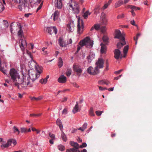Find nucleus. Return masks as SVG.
Segmentation results:
<instances>
[{
  "label": "nucleus",
  "mask_w": 152,
  "mask_h": 152,
  "mask_svg": "<svg viewBox=\"0 0 152 152\" xmlns=\"http://www.w3.org/2000/svg\"><path fill=\"white\" fill-rule=\"evenodd\" d=\"M28 75L26 76V83L28 85L29 87H32L34 81L39 76V74H37L32 69L28 71Z\"/></svg>",
  "instance_id": "1"
},
{
  "label": "nucleus",
  "mask_w": 152,
  "mask_h": 152,
  "mask_svg": "<svg viewBox=\"0 0 152 152\" xmlns=\"http://www.w3.org/2000/svg\"><path fill=\"white\" fill-rule=\"evenodd\" d=\"M67 8L69 11H72L75 14H78L80 10L79 5L74 0H70L67 5Z\"/></svg>",
  "instance_id": "2"
},
{
  "label": "nucleus",
  "mask_w": 152,
  "mask_h": 152,
  "mask_svg": "<svg viewBox=\"0 0 152 152\" xmlns=\"http://www.w3.org/2000/svg\"><path fill=\"white\" fill-rule=\"evenodd\" d=\"M114 38L120 39L121 40V42L118 43L117 45V47L118 49H120L121 47L126 44L124 35L123 34H121L119 30L115 31V36Z\"/></svg>",
  "instance_id": "3"
},
{
  "label": "nucleus",
  "mask_w": 152,
  "mask_h": 152,
  "mask_svg": "<svg viewBox=\"0 0 152 152\" xmlns=\"http://www.w3.org/2000/svg\"><path fill=\"white\" fill-rule=\"evenodd\" d=\"M79 44L82 47L86 46L87 48H91L93 45V41L91 40L89 37H87L80 41Z\"/></svg>",
  "instance_id": "4"
},
{
  "label": "nucleus",
  "mask_w": 152,
  "mask_h": 152,
  "mask_svg": "<svg viewBox=\"0 0 152 152\" xmlns=\"http://www.w3.org/2000/svg\"><path fill=\"white\" fill-rule=\"evenodd\" d=\"M22 73L23 75V78H21L19 75L18 77V80L19 81L20 85L22 87H28V85L26 83V81L27 80L26 76L25 74L23 73V72H22Z\"/></svg>",
  "instance_id": "5"
},
{
  "label": "nucleus",
  "mask_w": 152,
  "mask_h": 152,
  "mask_svg": "<svg viewBox=\"0 0 152 152\" xmlns=\"http://www.w3.org/2000/svg\"><path fill=\"white\" fill-rule=\"evenodd\" d=\"M12 143H13L14 146H15L17 144L16 141L15 140L13 139H10L8 140L7 143L6 144H2L1 147L3 149L7 148L11 145Z\"/></svg>",
  "instance_id": "6"
},
{
  "label": "nucleus",
  "mask_w": 152,
  "mask_h": 152,
  "mask_svg": "<svg viewBox=\"0 0 152 152\" xmlns=\"http://www.w3.org/2000/svg\"><path fill=\"white\" fill-rule=\"evenodd\" d=\"M87 72L91 75H95L99 73V71L96 67L94 69L92 66H90L87 69Z\"/></svg>",
  "instance_id": "7"
},
{
  "label": "nucleus",
  "mask_w": 152,
  "mask_h": 152,
  "mask_svg": "<svg viewBox=\"0 0 152 152\" xmlns=\"http://www.w3.org/2000/svg\"><path fill=\"white\" fill-rule=\"evenodd\" d=\"M10 74L12 80L16 78L19 75L17 71L14 69H12L10 70Z\"/></svg>",
  "instance_id": "8"
},
{
  "label": "nucleus",
  "mask_w": 152,
  "mask_h": 152,
  "mask_svg": "<svg viewBox=\"0 0 152 152\" xmlns=\"http://www.w3.org/2000/svg\"><path fill=\"white\" fill-rule=\"evenodd\" d=\"M84 28V26L82 20H78L77 23V32L79 34L83 32Z\"/></svg>",
  "instance_id": "9"
},
{
  "label": "nucleus",
  "mask_w": 152,
  "mask_h": 152,
  "mask_svg": "<svg viewBox=\"0 0 152 152\" xmlns=\"http://www.w3.org/2000/svg\"><path fill=\"white\" fill-rule=\"evenodd\" d=\"M104 61L103 59L101 58H99L95 63L96 65V67L98 69L103 68L104 67Z\"/></svg>",
  "instance_id": "10"
},
{
  "label": "nucleus",
  "mask_w": 152,
  "mask_h": 152,
  "mask_svg": "<svg viewBox=\"0 0 152 152\" xmlns=\"http://www.w3.org/2000/svg\"><path fill=\"white\" fill-rule=\"evenodd\" d=\"M71 145L73 146L74 148L69 150V151H78V148L80 147L78 144L74 142L71 141L70 142Z\"/></svg>",
  "instance_id": "11"
},
{
  "label": "nucleus",
  "mask_w": 152,
  "mask_h": 152,
  "mask_svg": "<svg viewBox=\"0 0 152 152\" xmlns=\"http://www.w3.org/2000/svg\"><path fill=\"white\" fill-rule=\"evenodd\" d=\"M73 70L77 72V75L80 76L81 74L82 70L79 66L74 65L73 66Z\"/></svg>",
  "instance_id": "12"
},
{
  "label": "nucleus",
  "mask_w": 152,
  "mask_h": 152,
  "mask_svg": "<svg viewBox=\"0 0 152 152\" xmlns=\"http://www.w3.org/2000/svg\"><path fill=\"white\" fill-rule=\"evenodd\" d=\"M19 46L22 50H25V48L27 46V43L26 40L20 39L19 41Z\"/></svg>",
  "instance_id": "13"
},
{
  "label": "nucleus",
  "mask_w": 152,
  "mask_h": 152,
  "mask_svg": "<svg viewBox=\"0 0 152 152\" xmlns=\"http://www.w3.org/2000/svg\"><path fill=\"white\" fill-rule=\"evenodd\" d=\"M52 30H53L55 34L57 33V29L56 27L55 26L51 27H48L46 29V31L48 32L50 34H51L52 33Z\"/></svg>",
  "instance_id": "14"
},
{
  "label": "nucleus",
  "mask_w": 152,
  "mask_h": 152,
  "mask_svg": "<svg viewBox=\"0 0 152 152\" xmlns=\"http://www.w3.org/2000/svg\"><path fill=\"white\" fill-rule=\"evenodd\" d=\"M114 58L117 60L121 56V52L118 49H115L114 51Z\"/></svg>",
  "instance_id": "15"
},
{
  "label": "nucleus",
  "mask_w": 152,
  "mask_h": 152,
  "mask_svg": "<svg viewBox=\"0 0 152 152\" xmlns=\"http://www.w3.org/2000/svg\"><path fill=\"white\" fill-rule=\"evenodd\" d=\"M32 63L34 64V68L38 73L37 74H39L40 75L42 71V67L37 65L35 62H32Z\"/></svg>",
  "instance_id": "16"
},
{
  "label": "nucleus",
  "mask_w": 152,
  "mask_h": 152,
  "mask_svg": "<svg viewBox=\"0 0 152 152\" xmlns=\"http://www.w3.org/2000/svg\"><path fill=\"white\" fill-rule=\"evenodd\" d=\"M74 24L73 21L70 22L69 24L67 25V29L70 32H72L74 30Z\"/></svg>",
  "instance_id": "17"
},
{
  "label": "nucleus",
  "mask_w": 152,
  "mask_h": 152,
  "mask_svg": "<svg viewBox=\"0 0 152 152\" xmlns=\"http://www.w3.org/2000/svg\"><path fill=\"white\" fill-rule=\"evenodd\" d=\"M59 12L58 11H56L51 16V18H53L54 21L58 20L59 16Z\"/></svg>",
  "instance_id": "18"
},
{
  "label": "nucleus",
  "mask_w": 152,
  "mask_h": 152,
  "mask_svg": "<svg viewBox=\"0 0 152 152\" xmlns=\"http://www.w3.org/2000/svg\"><path fill=\"white\" fill-rule=\"evenodd\" d=\"M66 81V77L64 75H61L58 79V81L61 83H65Z\"/></svg>",
  "instance_id": "19"
},
{
  "label": "nucleus",
  "mask_w": 152,
  "mask_h": 152,
  "mask_svg": "<svg viewBox=\"0 0 152 152\" xmlns=\"http://www.w3.org/2000/svg\"><path fill=\"white\" fill-rule=\"evenodd\" d=\"M55 6L58 9H61L62 6V0H55Z\"/></svg>",
  "instance_id": "20"
},
{
  "label": "nucleus",
  "mask_w": 152,
  "mask_h": 152,
  "mask_svg": "<svg viewBox=\"0 0 152 152\" xmlns=\"http://www.w3.org/2000/svg\"><path fill=\"white\" fill-rule=\"evenodd\" d=\"M101 54H105L106 51V47L105 45L104 44L102 43L101 44Z\"/></svg>",
  "instance_id": "21"
},
{
  "label": "nucleus",
  "mask_w": 152,
  "mask_h": 152,
  "mask_svg": "<svg viewBox=\"0 0 152 152\" xmlns=\"http://www.w3.org/2000/svg\"><path fill=\"white\" fill-rule=\"evenodd\" d=\"M58 44L60 47H66L67 45L66 44L61 37H60L58 40Z\"/></svg>",
  "instance_id": "22"
},
{
  "label": "nucleus",
  "mask_w": 152,
  "mask_h": 152,
  "mask_svg": "<svg viewBox=\"0 0 152 152\" xmlns=\"http://www.w3.org/2000/svg\"><path fill=\"white\" fill-rule=\"evenodd\" d=\"M80 111V109L78 107V103L77 102H76V104L73 108L72 110V112L74 113H76L77 112Z\"/></svg>",
  "instance_id": "23"
},
{
  "label": "nucleus",
  "mask_w": 152,
  "mask_h": 152,
  "mask_svg": "<svg viewBox=\"0 0 152 152\" xmlns=\"http://www.w3.org/2000/svg\"><path fill=\"white\" fill-rule=\"evenodd\" d=\"M56 123L57 125L59 126L60 130L62 131L63 129V126L61 120L59 119L58 118L57 119Z\"/></svg>",
  "instance_id": "24"
},
{
  "label": "nucleus",
  "mask_w": 152,
  "mask_h": 152,
  "mask_svg": "<svg viewBox=\"0 0 152 152\" xmlns=\"http://www.w3.org/2000/svg\"><path fill=\"white\" fill-rule=\"evenodd\" d=\"M20 28L19 30L18 31V35L19 37L21 38L23 35V32L22 30V26L20 25V27H19Z\"/></svg>",
  "instance_id": "25"
},
{
  "label": "nucleus",
  "mask_w": 152,
  "mask_h": 152,
  "mask_svg": "<svg viewBox=\"0 0 152 152\" xmlns=\"http://www.w3.org/2000/svg\"><path fill=\"white\" fill-rule=\"evenodd\" d=\"M100 26L99 24H95L93 26H92L90 30L92 31H93L94 29L96 30H98L100 29Z\"/></svg>",
  "instance_id": "26"
},
{
  "label": "nucleus",
  "mask_w": 152,
  "mask_h": 152,
  "mask_svg": "<svg viewBox=\"0 0 152 152\" xmlns=\"http://www.w3.org/2000/svg\"><path fill=\"white\" fill-rule=\"evenodd\" d=\"M12 81L13 83H14L15 85L16 86H17L18 88H19V85H20V82L19 80H18V77H17L15 79L12 80Z\"/></svg>",
  "instance_id": "27"
},
{
  "label": "nucleus",
  "mask_w": 152,
  "mask_h": 152,
  "mask_svg": "<svg viewBox=\"0 0 152 152\" xmlns=\"http://www.w3.org/2000/svg\"><path fill=\"white\" fill-rule=\"evenodd\" d=\"M123 1L121 0L118 1L115 4V8H117L120 6L122 4H123Z\"/></svg>",
  "instance_id": "28"
},
{
  "label": "nucleus",
  "mask_w": 152,
  "mask_h": 152,
  "mask_svg": "<svg viewBox=\"0 0 152 152\" xmlns=\"http://www.w3.org/2000/svg\"><path fill=\"white\" fill-rule=\"evenodd\" d=\"M129 49V46L128 45H127L126 46H125L123 50V52L124 53V57H125L126 56V54L127 52H128V50Z\"/></svg>",
  "instance_id": "29"
},
{
  "label": "nucleus",
  "mask_w": 152,
  "mask_h": 152,
  "mask_svg": "<svg viewBox=\"0 0 152 152\" xmlns=\"http://www.w3.org/2000/svg\"><path fill=\"white\" fill-rule=\"evenodd\" d=\"M128 8H130V9H133L135 11L137 10H139L140 9V8L139 7H136L135 6H132L131 5H128Z\"/></svg>",
  "instance_id": "30"
},
{
  "label": "nucleus",
  "mask_w": 152,
  "mask_h": 152,
  "mask_svg": "<svg viewBox=\"0 0 152 152\" xmlns=\"http://www.w3.org/2000/svg\"><path fill=\"white\" fill-rule=\"evenodd\" d=\"M91 14V12H89V11L87 10L84 13L83 16L84 19H86L87 18L88 15H90Z\"/></svg>",
  "instance_id": "31"
},
{
  "label": "nucleus",
  "mask_w": 152,
  "mask_h": 152,
  "mask_svg": "<svg viewBox=\"0 0 152 152\" xmlns=\"http://www.w3.org/2000/svg\"><path fill=\"white\" fill-rule=\"evenodd\" d=\"M13 130L14 133H16L17 134H19L20 133V132L18 129L15 126H14Z\"/></svg>",
  "instance_id": "32"
},
{
  "label": "nucleus",
  "mask_w": 152,
  "mask_h": 152,
  "mask_svg": "<svg viewBox=\"0 0 152 152\" xmlns=\"http://www.w3.org/2000/svg\"><path fill=\"white\" fill-rule=\"evenodd\" d=\"M63 62L62 59L60 57L59 58V59L58 62V66L59 67H61L63 65Z\"/></svg>",
  "instance_id": "33"
},
{
  "label": "nucleus",
  "mask_w": 152,
  "mask_h": 152,
  "mask_svg": "<svg viewBox=\"0 0 152 152\" xmlns=\"http://www.w3.org/2000/svg\"><path fill=\"white\" fill-rule=\"evenodd\" d=\"M102 40L106 44H107L108 42V39L107 36L105 35H104L102 37Z\"/></svg>",
  "instance_id": "34"
},
{
  "label": "nucleus",
  "mask_w": 152,
  "mask_h": 152,
  "mask_svg": "<svg viewBox=\"0 0 152 152\" xmlns=\"http://www.w3.org/2000/svg\"><path fill=\"white\" fill-rule=\"evenodd\" d=\"M58 148L61 151H63L65 149V147L62 145H60L58 146Z\"/></svg>",
  "instance_id": "35"
},
{
  "label": "nucleus",
  "mask_w": 152,
  "mask_h": 152,
  "mask_svg": "<svg viewBox=\"0 0 152 152\" xmlns=\"http://www.w3.org/2000/svg\"><path fill=\"white\" fill-rule=\"evenodd\" d=\"M61 136L62 140L64 141H66L67 140L66 137V135L63 132H62Z\"/></svg>",
  "instance_id": "36"
},
{
  "label": "nucleus",
  "mask_w": 152,
  "mask_h": 152,
  "mask_svg": "<svg viewBox=\"0 0 152 152\" xmlns=\"http://www.w3.org/2000/svg\"><path fill=\"white\" fill-rule=\"evenodd\" d=\"M4 9V5L1 2H0V12H2Z\"/></svg>",
  "instance_id": "37"
},
{
  "label": "nucleus",
  "mask_w": 152,
  "mask_h": 152,
  "mask_svg": "<svg viewBox=\"0 0 152 152\" xmlns=\"http://www.w3.org/2000/svg\"><path fill=\"white\" fill-rule=\"evenodd\" d=\"M72 70L70 68L68 69L66 72V75L67 76H69L71 74Z\"/></svg>",
  "instance_id": "38"
},
{
  "label": "nucleus",
  "mask_w": 152,
  "mask_h": 152,
  "mask_svg": "<svg viewBox=\"0 0 152 152\" xmlns=\"http://www.w3.org/2000/svg\"><path fill=\"white\" fill-rule=\"evenodd\" d=\"M100 9V6L99 5L97 6V7L95 9V13L97 14L99 13V10Z\"/></svg>",
  "instance_id": "39"
},
{
  "label": "nucleus",
  "mask_w": 152,
  "mask_h": 152,
  "mask_svg": "<svg viewBox=\"0 0 152 152\" xmlns=\"http://www.w3.org/2000/svg\"><path fill=\"white\" fill-rule=\"evenodd\" d=\"M32 62H35L34 61H31V62L29 63V66L30 68H31L32 69H34V64H32Z\"/></svg>",
  "instance_id": "40"
},
{
  "label": "nucleus",
  "mask_w": 152,
  "mask_h": 152,
  "mask_svg": "<svg viewBox=\"0 0 152 152\" xmlns=\"http://www.w3.org/2000/svg\"><path fill=\"white\" fill-rule=\"evenodd\" d=\"M89 114L90 115L92 116H94L95 115L92 107H91L90 108V110L89 111Z\"/></svg>",
  "instance_id": "41"
},
{
  "label": "nucleus",
  "mask_w": 152,
  "mask_h": 152,
  "mask_svg": "<svg viewBox=\"0 0 152 152\" xmlns=\"http://www.w3.org/2000/svg\"><path fill=\"white\" fill-rule=\"evenodd\" d=\"M42 99V97L41 96H40L37 98H36L34 97H33L31 98V100L34 99L35 100L38 101V100H41Z\"/></svg>",
  "instance_id": "42"
},
{
  "label": "nucleus",
  "mask_w": 152,
  "mask_h": 152,
  "mask_svg": "<svg viewBox=\"0 0 152 152\" xmlns=\"http://www.w3.org/2000/svg\"><path fill=\"white\" fill-rule=\"evenodd\" d=\"M20 130V131L22 133H26L27 132V129L25 128H21Z\"/></svg>",
  "instance_id": "43"
},
{
  "label": "nucleus",
  "mask_w": 152,
  "mask_h": 152,
  "mask_svg": "<svg viewBox=\"0 0 152 152\" xmlns=\"http://www.w3.org/2000/svg\"><path fill=\"white\" fill-rule=\"evenodd\" d=\"M47 80H45L44 79H41L40 80L39 82L42 84H45L47 82Z\"/></svg>",
  "instance_id": "44"
},
{
  "label": "nucleus",
  "mask_w": 152,
  "mask_h": 152,
  "mask_svg": "<svg viewBox=\"0 0 152 152\" xmlns=\"http://www.w3.org/2000/svg\"><path fill=\"white\" fill-rule=\"evenodd\" d=\"M100 29L102 33L104 32L106 30L105 27L104 26H102Z\"/></svg>",
  "instance_id": "45"
},
{
  "label": "nucleus",
  "mask_w": 152,
  "mask_h": 152,
  "mask_svg": "<svg viewBox=\"0 0 152 152\" xmlns=\"http://www.w3.org/2000/svg\"><path fill=\"white\" fill-rule=\"evenodd\" d=\"M43 4V1H42L39 6L37 9L36 12H37L39 10H40L42 8Z\"/></svg>",
  "instance_id": "46"
},
{
  "label": "nucleus",
  "mask_w": 152,
  "mask_h": 152,
  "mask_svg": "<svg viewBox=\"0 0 152 152\" xmlns=\"http://www.w3.org/2000/svg\"><path fill=\"white\" fill-rule=\"evenodd\" d=\"M102 111H96V113L97 116H100L101 115Z\"/></svg>",
  "instance_id": "47"
},
{
  "label": "nucleus",
  "mask_w": 152,
  "mask_h": 152,
  "mask_svg": "<svg viewBox=\"0 0 152 152\" xmlns=\"http://www.w3.org/2000/svg\"><path fill=\"white\" fill-rule=\"evenodd\" d=\"M87 146V144L86 143L83 142L82 143V145L80 146V148H82L83 147H86Z\"/></svg>",
  "instance_id": "48"
},
{
  "label": "nucleus",
  "mask_w": 152,
  "mask_h": 152,
  "mask_svg": "<svg viewBox=\"0 0 152 152\" xmlns=\"http://www.w3.org/2000/svg\"><path fill=\"white\" fill-rule=\"evenodd\" d=\"M49 135L52 139H55V135L51 133H49Z\"/></svg>",
  "instance_id": "49"
},
{
  "label": "nucleus",
  "mask_w": 152,
  "mask_h": 152,
  "mask_svg": "<svg viewBox=\"0 0 152 152\" xmlns=\"http://www.w3.org/2000/svg\"><path fill=\"white\" fill-rule=\"evenodd\" d=\"M67 113V109L66 108H64L62 111V114L65 115Z\"/></svg>",
  "instance_id": "50"
},
{
  "label": "nucleus",
  "mask_w": 152,
  "mask_h": 152,
  "mask_svg": "<svg viewBox=\"0 0 152 152\" xmlns=\"http://www.w3.org/2000/svg\"><path fill=\"white\" fill-rule=\"evenodd\" d=\"M4 25H5L4 27L5 28H7L8 26V22L7 21H5V20H4Z\"/></svg>",
  "instance_id": "51"
},
{
  "label": "nucleus",
  "mask_w": 152,
  "mask_h": 152,
  "mask_svg": "<svg viewBox=\"0 0 152 152\" xmlns=\"http://www.w3.org/2000/svg\"><path fill=\"white\" fill-rule=\"evenodd\" d=\"M124 17V14H123L121 15H119L117 17V18L118 19H119L120 18H123Z\"/></svg>",
  "instance_id": "52"
},
{
  "label": "nucleus",
  "mask_w": 152,
  "mask_h": 152,
  "mask_svg": "<svg viewBox=\"0 0 152 152\" xmlns=\"http://www.w3.org/2000/svg\"><path fill=\"white\" fill-rule=\"evenodd\" d=\"M93 55H89V56H88V57H87V58L88 59V61H91V60L92 59V57H93Z\"/></svg>",
  "instance_id": "53"
},
{
  "label": "nucleus",
  "mask_w": 152,
  "mask_h": 152,
  "mask_svg": "<svg viewBox=\"0 0 152 152\" xmlns=\"http://www.w3.org/2000/svg\"><path fill=\"white\" fill-rule=\"evenodd\" d=\"M109 5V4H108L107 3V4H105L104 5V6L103 7H102V8L103 10H104L106 8H107L108 6Z\"/></svg>",
  "instance_id": "54"
},
{
  "label": "nucleus",
  "mask_w": 152,
  "mask_h": 152,
  "mask_svg": "<svg viewBox=\"0 0 152 152\" xmlns=\"http://www.w3.org/2000/svg\"><path fill=\"white\" fill-rule=\"evenodd\" d=\"M87 126V124L86 123H84L83 126L82 128L84 130L86 129Z\"/></svg>",
  "instance_id": "55"
},
{
  "label": "nucleus",
  "mask_w": 152,
  "mask_h": 152,
  "mask_svg": "<svg viewBox=\"0 0 152 152\" xmlns=\"http://www.w3.org/2000/svg\"><path fill=\"white\" fill-rule=\"evenodd\" d=\"M99 89L101 91H103L105 90H107V89L105 87H102L101 86H99Z\"/></svg>",
  "instance_id": "56"
},
{
  "label": "nucleus",
  "mask_w": 152,
  "mask_h": 152,
  "mask_svg": "<svg viewBox=\"0 0 152 152\" xmlns=\"http://www.w3.org/2000/svg\"><path fill=\"white\" fill-rule=\"evenodd\" d=\"M123 70V69H121L120 70L118 71H115L114 72V73L115 74H119Z\"/></svg>",
  "instance_id": "57"
},
{
  "label": "nucleus",
  "mask_w": 152,
  "mask_h": 152,
  "mask_svg": "<svg viewBox=\"0 0 152 152\" xmlns=\"http://www.w3.org/2000/svg\"><path fill=\"white\" fill-rule=\"evenodd\" d=\"M73 86L76 88H78L79 87V86L77 84L75 83H72Z\"/></svg>",
  "instance_id": "58"
},
{
  "label": "nucleus",
  "mask_w": 152,
  "mask_h": 152,
  "mask_svg": "<svg viewBox=\"0 0 152 152\" xmlns=\"http://www.w3.org/2000/svg\"><path fill=\"white\" fill-rule=\"evenodd\" d=\"M106 70H107L108 69V60H107V61H106Z\"/></svg>",
  "instance_id": "59"
},
{
  "label": "nucleus",
  "mask_w": 152,
  "mask_h": 152,
  "mask_svg": "<svg viewBox=\"0 0 152 152\" xmlns=\"http://www.w3.org/2000/svg\"><path fill=\"white\" fill-rule=\"evenodd\" d=\"M26 53H27L30 56V57L31 58H32V56L31 55V53L29 51H28V50H26Z\"/></svg>",
  "instance_id": "60"
},
{
  "label": "nucleus",
  "mask_w": 152,
  "mask_h": 152,
  "mask_svg": "<svg viewBox=\"0 0 152 152\" xmlns=\"http://www.w3.org/2000/svg\"><path fill=\"white\" fill-rule=\"evenodd\" d=\"M105 82V81H104L102 80L100 81L99 82V84L102 85L104 84V83Z\"/></svg>",
  "instance_id": "61"
},
{
  "label": "nucleus",
  "mask_w": 152,
  "mask_h": 152,
  "mask_svg": "<svg viewBox=\"0 0 152 152\" xmlns=\"http://www.w3.org/2000/svg\"><path fill=\"white\" fill-rule=\"evenodd\" d=\"M130 23L131 24L134 26H136L135 22L134 20H131L130 21Z\"/></svg>",
  "instance_id": "62"
},
{
  "label": "nucleus",
  "mask_w": 152,
  "mask_h": 152,
  "mask_svg": "<svg viewBox=\"0 0 152 152\" xmlns=\"http://www.w3.org/2000/svg\"><path fill=\"white\" fill-rule=\"evenodd\" d=\"M102 21L105 24H106V23L107 22V21L106 18L104 17L103 18H102Z\"/></svg>",
  "instance_id": "63"
},
{
  "label": "nucleus",
  "mask_w": 152,
  "mask_h": 152,
  "mask_svg": "<svg viewBox=\"0 0 152 152\" xmlns=\"http://www.w3.org/2000/svg\"><path fill=\"white\" fill-rule=\"evenodd\" d=\"M74 151V152H87V150L86 149H83L82 151L80 152L79 150Z\"/></svg>",
  "instance_id": "64"
}]
</instances>
